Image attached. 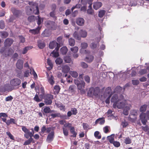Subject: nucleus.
I'll return each mask as SVG.
<instances>
[{"label":"nucleus","mask_w":149,"mask_h":149,"mask_svg":"<svg viewBox=\"0 0 149 149\" xmlns=\"http://www.w3.org/2000/svg\"><path fill=\"white\" fill-rule=\"evenodd\" d=\"M54 89L55 90V92H56V93H58L60 91V88L58 85H55L54 87Z\"/></svg>","instance_id":"55"},{"label":"nucleus","mask_w":149,"mask_h":149,"mask_svg":"<svg viewBox=\"0 0 149 149\" xmlns=\"http://www.w3.org/2000/svg\"><path fill=\"white\" fill-rule=\"evenodd\" d=\"M31 7L33 9V13L35 15H38L39 14V11L38 8V5L36 3H33Z\"/></svg>","instance_id":"7"},{"label":"nucleus","mask_w":149,"mask_h":149,"mask_svg":"<svg viewBox=\"0 0 149 149\" xmlns=\"http://www.w3.org/2000/svg\"><path fill=\"white\" fill-rule=\"evenodd\" d=\"M109 129H110V127L109 126H106L104 127L103 128V131L105 133H107L109 132Z\"/></svg>","instance_id":"57"},{"label":"nucleus","mask_w":149,"mask_h":149,"mask_svg":"<svg viewBox=\"0 0 149 149\" xmlns=\"http://www.w3.org/2000/svg\"><path fill=\"white\" fill-rule=\"evenodd\" d=\"M127 106V105L126 100H124L121 102L118 101L117 102H115L113 104V107L115 108L123 109Z\"/></svg>","instance_id":"3"},{"label":"nucleus","mask_w":149,"mask_h":149,"mask_svg":"<svg viewBox=\"0 0 149 149\" xmlns=\"http://www.w3.org/2000/svg\"><path fill=\"white\" fill-rule=\"evenodd\" d=\"M57 107L59 108L60 110L65 111V106L61 103H58L56 104Z\"/></svg>","instance_id":"28"},{"label":"nucleus","mask_w":149,"mask_h":149,"mask_svg":"<svg viewBox=\"0 0 149 149\" xmlns=\"http://www.w3.org/2000/svg\"><path fill=\"white\" fill-rule=\"evenodd\" d=\"M21 83V80L17 78H13L10 81V85L14 89L15 88H18Z\"/></svg>","instance_id":"1"},{"label":"nucleus","mask_w":149,"mask_h":149,"mask_svg":"<svg viewBox=\"0 0 149 149\" xmlns=\"http://www.w3.org/2000/svg\"><path fill=\"white\" fill-rule=\"evenodd\" d=\"M38 17L37 23L38 25L39 26L41 24V22H43V19L41 18L40 16H38Z\"/></svg>","instance_id":"56"},{"label":"nucleus","mask_w":149,"mask_h":149,"mask_svg":"<svg viewBox=\"0 0 149 149\" xmlns=\"http://www.w3.org/2000/svg\"><path fill=\"white\" fill-rule=\"evenodd\" d=\"M44 102L45 104L50 105L52 103V100L53 99V96L49 94H46L44 96Z\"/></svg>","instance_id":"4"},{"label":"nucleus","mask_w":149,"mask_h":149,"mask_svg":"<svg viewBox=\"0 0 149 149\" xmlns=\"http://www.w3.org/2000/svg\"><path fill=\"white\" fill-rule=\"evenodd\" d=\"M88 45L86 42H83L81 44V46L82 49H85L88 47Z\"/></svg>","instance_id":"63"},{"label":"nucleus","mask_w":149,"mask_h":149,"mask_svg":"<svg viewBox=\"0 0 149 149\" xmlns=\"http://www.w3.org/2000/svg\"><path fill=\"white\" fill-rule=\"evenodd\" d=\"M102 6V3L100 2H97L94 3L93 5V8L97 10L100 8Z\"/></svg>","instance_id":"20"},{"label":"nucleus","mask_w":149,"mask_h":149,"mask_svg":"<svg viewBox=\"0 0 149 149\" xmlns=\"http://www.w3.org/2000/svg\"><path fill=\"white\" fill-rule=\"evenodd\" d=\"M62 68V72L64 73H68L70 70V68L67 65H63Z\"/></svg>","instance_id":"21"},{"label":"nucleus","mask_w":149,"mask_h":149,"mask_svg":"<svg viewBox=\"0 0 149 149\" xmlns=\"http://www.w3.org/2000/svg\"><path fill=\"white\" fill-rule=\"evenodd\" d=\"M130 109V108L128 106L124 108V109L123 111V114L125 115H127L129 114L128 111Z\"/></svg>","instance_id":"37"},{"label":"nucleus","mask_w":149,"mask_h":149,"mask_svg":"<svg viewBox=\"0 0 149 149\" xmlns=\"http://www.w3.org/2000/svg\"><path fill=\"white\" fill-rule=\"evenodd\" d=\"M77 87L79 90L83 89L85 88V83L83 81H81V83L78 85Z\"/></svg>","instance_id":"23"},{"label":"nucleus","mask_w":149,"mask_h":149,"mask_svg":"<svg viewBox=\"0 0 149 149\" xmlns=\"http://www.w3.org/2000/svg\"><path fill=\"white\" fill-rule=\"evenodd\" d=\"M72 52L74 53H77L78 51V48L77 47L75 46L70 48Z\"/></svg>","instance_id":"47"},{"label":"nucleus","mask_w":149,"mask_h":149,"mask_svg":"<svg viewBox=\"0 0 149 149\" xmlns=\"http://www.w3.org/2000/svg\"><path fill=\"white\" fill-rule=\"evenodd\" d=\"M94 59V57L92 55H90L86 57L85 58V61L89 63L91 62Z\"/></svg>","instance_id":"26"},{"label":"nucleus","mask_w":149,"mask_h":149,"mask_svg":"<svg viewBox=\"0 0 149 149\" xmlns=\"http://www.w3.org/2000/svg\"><path fill=\"white\" fill-rule=\"evenodd\" d=\"M8 36V33L6 31H3L1 32V36L2 38H5Z\"/></svg>","instance_id":"38"},{"label":"nucleus","mask_w":149,"mask_h":149,"mask_svg":"<svg viewBox=\"0 0 149 149\" xmlns=\"http://www.w3.org/2000/svg\"><path fill=\"white\" fill-rule=\"evenodd\" d=\"M33 48V46H29L26 47H25L23 49V51L22 52L23 54H26L27 52V51L32 49Z\"/></svg>","instance_id":"36"},{"label":"nucleus","mask_w":149,"mask_h":149,"mask_svg":"<svg viewBox=\"0 0 149 149\" xmlns=\"http://www.w3.org/2000/svg\"><path fill=\"white\" fill-rule=\"evenodd\" d=\"M26 13L27 15H30L33 13L31 7L26 6L25 7Z\"/></svg>","instance_id":"18"},{"label":"nucleus","mask_w":149,"mask_h":149,"mask_svg":"<svg viewBox=\"0 0 149 149\" xmlns=\"http://www.w3.org/2000/svg\"><path fill=\"white\" fill-rule=\"evenodd\" d=\"M76 22L77 24L78 25L82 26L84 24L85 20L82 18H78L76 20Z\"/></svg>","instance_id":"14"},{"label":"nucleus","mask_w":149,"mask_h":149,"mask_svg":"<svg viewBox=\"0 0 149 149\" xmlns=\"http://www.w3.org/2000/svg\"><path fill=\"white\" fill-rule=\"evenodd\" d=\"M3 88L5 91H11L14 89L11 86H10L9 84H5Z\"/></svg>","instance_id":"16"},{"label":"nucleus","mask_w":149,"mask_h":149,"mask_svg":"<svg viewBox=\"0 0 149 149\" xmlns=\"http://www.w3.org/2000/svg\"><path fill=\"white\" fill-rule=\"evenodd\" d=\"M14 52L13 49L11 48H9L7 50L5 51V53L3 55L5 57L11 55Z\"/></svg>","instance_id":"13"},{"label":"nucleus","mask_w":149,"mask_h":149,"mask_svg":"<svg viewBox=\"0 0 149 149\" xmlns=\"http://www.w3.org/2000/svg\"><path fill=\"white\" fill-rule=\"evenodd\" d=\"M53 51L51 53V54L53 55V56L55 57H57L59 56V53L58 52V50H56Z\"/></svg>","instance_id":"54"},{"label":"nucleus","mask_w":149,"mask_h":149,"mask_svg":"<svg viewBox=\"0 0 149 149\" xmlns=\"http://www.w3.org/2000/svg\"><path fill=\"white\" fill-rule=\"evenodd\" d=\"M5 27L4 22L3 20L0 21V28L2 29H3Z\"/></svg>","instance_id":"60"},{"label":"nucleus","mask_w":149,"mask_h":149,"mask_svg":"<svg viewBox=\"0 0 149 149\" xmlns=\"http://www.w3.org/2000/svg\"><path fill=\"white\" fill-rule=\"evenodd\" d=\"M88 96L89 97H93L94 96V88H91L88 92Z\"/></svg>","instance_id":"22"},{"label":"nucleus","mask_w":149,"mask_h":149,"mask_svg":"<svg viewBox=\"0 0 149 149\" xmlns=\"http://www.w3.org/2000/svg\"><path fill=\"white\" fill-rule=\"evenodd\" d=\"M38 47L40 49H43L45 46V43L42 42L41 40H39L38 42Z\"/></svg>","instance_id":"33"},{"label":"nucleus","mask_w":149,"mask_h":149,"mask_svg":"<svg viewBox=\"0 0 149 149\" xmlns=\"http://www.w3.org/2000/svg\"><path fill=\"white\" fill-rule=\"evenodd\" d=\"M60 113H52L50 115V116L52 117L51 118H54L56 117H59Z\"/></svg>","instance_id":"53"},{"label":"nucleus","mask_w":149,"mask_h":149,"mask_svg":"<svg viewBox=\"0 0 149 149\" xmlns=\"http://www.w3.org/2000/svg\"><path fill=\"white\" fill-rule=\"evenodd\" d=\"M147 107V105L146 104H143L141 107L140 108V111L141 112L145 111Z\"/></svg>","instance_id":"41"},{"label":"nucleus","mask_w":149,"mask_h":149,"mask_svg":"<svg viewBox=\"0 0 149 149\" xmlns=\"http://www.w3.org/2000/svg\"><path fill=\"white\" fill-rule=\"evenodd\" d=\"M99 132L98 131L95 132L94 134V135L95 137L97 139H99L101 138V136Z\"/></svg>","instance_id":"46"},{"label":"nucleus","mask_w":149,"mask_h":149,"mask_svg":"<svg viewBox=\"0 0 149 149\" xmlns=\"http://www.w3.org/2000/svg\"><path fill=\"white\" fill-rule=\"evenodd\" d=\"M70 132L71 134H72L71 136V137H76L77 133L76 132L75 128L73 126L70 128Z\"/></svg>","instance_id":"25"},{"label":"nucleus","mask_w":149,"mask_h":149,"mask_svg":"<svg viewBox=\"0 0 149 149\" xmlns=\"http://www.w3.org/2000/svg\"><path fill=\"white\" fill-rule=\"evenodd\" d=\"M79 34L80 35V37L82 38H86L87 36V33L85 30H81L79 31Z\"/></svg>","instance_id":"24"},{"label":"nucleus","mask_w":149,"mask_h":149,"mask_svg":"<svg viewBox=\"0 0 149 149\" xmlns=\"http://www.w3.org/2000/svg\"><path fill=\"white\" fill-rule=\"evenodd\" d=\"M22 130L25 133L24 135V136L26 139H28L29 136L30 138L28 140L31 143L33 141V139L32 137L33 136V135L31 133H30L29 130L24 126H22Z\"/></svg>","instance_id":"2"},{"label":"nucleus","mask_w":149,"mask_h":149,"mask_svg":"<svg viewBox=\"0 0 149 149\" xmlns=\"http://www.w3.org/2000/svg\"><path fill=\"white\" fill-rule=\"evenodd\" d=\"M41 35L44 37H48L50 35V33L48 31L45 30L42 33Z\"/></svg>","instance_id":"31"},{"label":"nucleus","mask_w":149,"mask_h":149,"mask_svg":"<svg viewBox=\"0 0 149 149\" xmlns=\"http://www.w3.org/2000/svg\"><path fill=\"white\" fill-rule=\"evenodd\" d=\"M50 16L53 17L55 20L57 19V17L55 15V12L54 11H52L51 12L49 13Z\"/></svg>","instance_id":"51"},{"label":"nucleus","mask_w":149,"mask_h":149,"mask_svg":"<svg viewBox=\"0 0 149 149\" xmlns=\"http://www.w3.org/2000/svg\"><path fill=\"white\" fill-rule=\"evenodd\" d=\"M105 120L104 118H99L97 119L95 121V124H97L99 123L100 125H102L104 124Z\"/></svg>","instance_id":"19"},{"label":"nucleus","mask_w":149,"mask_h":149,"mask_svg":"<svg viewBox=\"0 0 149 149\" xmlns=\"http://www.w3.org/2000/svg\"><path fill=\"white\" fill-rule=\"evenodd\" d=\"M73 36L75 39L78 40H79L81 39L80 36H79L78 33L76 31L74 32L73 34Z\"/></svg>","instance_id":"35"},{"label":"nucleus","mask_w":149,"mask_h":149,"mask_svg":"<svg viewBox=\"0 0 149 149\" xmlns=\"http://www.w3.org/2000/svg\"><path fill=\"white\" fill-rule=\"evenodd\" d=\"M63 62V60L60 58H57L55 60V62L56 64L58 65H60Z\"/></svg>","instance_id":"45"},{"label":"nucleus","mask_w":149,"mask_h":149,"mask_svg":"<svg viewBox=\"0 0 149 149\" xmlns=\"http://www.w3.org/2000/svg\"><path fill=\"white\" fill-rule=\"evenodd\" d=\"M76 86L74 85H70L68 91L72 93H74Z\"/></svg>","instance_id":"27"},{"label":"nucleus","mask_w":149,"mask_h":149,"mask_svg":"<svg viewBox=\"0 0 149 149\" xmlns=\"http://www.w3.org/2000/svg\"><path fill=\"white\" fill-rule=\"evenodd\" d=\"M46 74L48 82L50 85L53 86L55 84V82L54 81V76L52 74L49 76V74L47 72H46Z\"/></svg>","instance_id":"9"},{"label":"nucleus","mask_w":149,"mask_h":149,"mask_svg":"<svg viewBox=\"0 0 149 149\" xmlns=\"http://www.w3.org/2000/svg\"><path fill=\"white\" fill-rule=\"evenodd\" d=\"M35 17L34 15L29 16L27 18L28 21L30 22H33L35 21Z\"/></svg>","instance_id":"40"},{"label":"nucleus","mask_w":149,"mask_h":149,"mask_svg":"<svg viewBox=\"0 0 149 149\" xmlns=\"http://www.w3.org/2000/svg\"><path fill=\"white\" fill-rule=\"evenodd\" d=\"M51 111V109L49 107H46L45 108L43 109V114L44 115H45L44 113H49Z\"/></svg>","instance_id":"49"},{"label":"nucleus","mask_w":149,"mask_h":149,"mask_svg":"<svg viewBox=\"0 0 149 149\" xmlns=\"http://www.w3.org/2000/svg\"><path fill=\"white\" fill-rule=\"evenodd\" d=\"M107 139L111 143H112L114 141V136H113L112 135L108 136Z\"/></svg>","instance_id":"42"},{"label":"nucleus","mask_w":149,"mask_h":149,"mask_svg":"<svg viewBox=\"0 0 149 149\" xmlns=\"http://www.w3.org/2000/svg\"><path fill=\"white\" fill-rule=\"evenodd\" d=\"M41 131L39 132L40 134L42 133L44 134L46 130V128L45 125L42 126V127L41 128Z\"/></svg>","instance_id":"62"},{"label":"nucleus","mask_w":149,"mask_h":149,"mask_svg":"<svg viewBox=\"0 0 149 149\" xmlns=\"http://www.w3.org/2000/svg\"><path fill=\"white\" fill-rule=\"evenodd\" d=\"M70 74L71 76L74 78H76L78 76V73L75 71H71Z\"/></svg>","instance_id":"52"},{"label":"nucleus","mask_w":149,"mask_h":149,"mask_svg":"<svg viewBox=\"0 0 149 149\" xmlns=\"http://www.w3.org/2000/svg\"><path fill=\"white\" fill-rule=\"evenodd\" d=\"M106 11L104 10H102L99 11L98 13V16L100 18L103 17Z\"/></svg>","instance_id":"44"},{"label":"nucleus","mask_w":149,"mask_h":149,"mask_svg":"<svg viewBox=\"0 0 149 149\" xmlns=\"http://www.w3.org/2000/svg\"><path fill=\"white\" fill-rule=\"evenodd\" d=\"M124 142L126 144H130L131 143L132 141L129 137H127L125 139Z\"/></svg>","instance_id":"50"},{"label":"nucleus","mask_w":149,"mask_h":149,"mask_svg":"<svg viewBox=\"0 0 149 149\" xmlns=\"http://www.w3.org/2000/svg\"><path fill=\"white\" fill-rule=\"evenodd\" d=\"M40 29L41 27L38 26L35 29H30L29 30V32L34 35L38 34L39 32Z\"/></svg>","instance_id":"15"},{"label":"nucleus","mask_w":149,"mask_h":149,"mask_svg":"<svg viewBox=\"0 0 149 149\" xmlns=\"http://www.w3.org/2000/svg\"><path fill=\"white\" fill-rule=\"evenodd\" d=\"M68 51V49L66 47H63L60 49V52L62 54L64 55L66 54Z\"/></svg>","instance_id":"32"},{"label":"nucleus","mask_w":149,"mask_h":149,"mask_svg":"<svg viewBox=\"0 0 149 149\" xmlns=\"http://www.w3.org/2000/svg\"><path fill=\"white\" fill-rule=\"evenodd\" d=\"M47 64L49 66L47 68L49 70H50L52 69L53 67V64L52 63V61L49 58L47 59Z\"/></svg>","instance_id":"29"},{"label":"nucleus","mask_w":149,"mask_h":149,"mask_svg":"<svg viewBox=\"0 0 149 149\" xmlns=\"http://www.w3.org/2000/svg\"><path fill=\"white\" fill-rule=\"evenodd\" d=\"M120 101V99H118V96L116 94L113 95L111 99V102H114V103L115 102H117L118 101Z\"/></svg>","instance_id":"17"},{"label":"nucleus","mask_w":149,"mask_h":149,"mask_svg":"<svg viewBox=\"0 0 149 149\" xmlns=\"http://www.w3.org/2000/svg\"><path fill=\"white\" fill-rule=\"evenodd\" d=\"M13 41V40L11 38H8L6 39L4 42V46L6 47L10 46Z\"/></svg>","instance_id":"11"},{"label":"nucleus","mask_w":149,"mask_h":149,"mask_svg":"<svg viewBox=\"0 0 149 149\" xmlns=\"http://www.w3.org/2000/svg\"><path fill=\"white\" fill-rule=\"evenodd\" d=\"M54 137V131H52L49 133L47 137L46 141L49 143L53 141Z\"/></svg>","instance_id":"8"},{"label":"nucleus","mask_w":149,"mask_h":149,"mask_svg":"<svg viewBox=\"0 0 149 149\" xmlns=\"http://www.w3.org/2000/svg\"><path fill=\"white\" fill-rule=\"evenodd\" d=\"M69 45L71 46H73L75 44V41L72 38L69 39Z\"/></svg>","instance_id":"39"},{"label":"nucleus","mask_w":149,"mask_h":149,"mask_svg":"<svg viewBox=\"0 0 149 149\" xmlns=\"http://www.w3.org/2000/svg\"><path fill=\"white\" fill-rule=\"evenodd\" d=\"M62 37L61 36H59L58 37L57 39V41L58 42V43L59 44V45H60V44L62 45L63 42H62Z\"/></svg>","instance_id":"58"},{"label":"nucleus","mask_w":149,"mask_h":149,"mask_svg":"<svg viewBox=\"0 0 149 149\" xmlns=\"http://www.w3.org/2000/svg\"><path fill=\"white\" fill-rule=\"evenodd\" d=\"M112 144H113L115 147L117 148L119 147L120 145V143L117 141H114Z\"/></svg>","instance_id":"59"},{"label":"nucleus","mask_w":149,"mask_h":149,"mask_svg":"<svg viewBox=\"0 0 149 149\" xmlns=\"http://www.w3.org/2000/svg\"><path fill=\"white\" fill-rule=\"evenodd\" d=\"M147 72V70L146 69H142L139 72V74L142 75L146 74Z\"/></svg>","instance_id":"61"},{"label":"nucleus","mask_w":149,"mask_h":149,"mask_svg":"<svg viewBox=\"0 0 149 149\" xmlns=\"http://www.w3.org/2000/svg\"><path fill=\"white\" fill-rule=\"evenodd\" d=\"M132 84L134 85H137L139 83V82L138 80H132Z\"/></svg>","instance_id":"64"},{"label":"nucleus","mask_w":149,"mask_h":149,"mask_svg":"<svg viewBox=\"0 0 149 149\" xmlns=\"http://www.w3.org/2000/svg\"><path fill=\"white\" fill-rule=\"evenodd\" d=\"M11 11L15 15L18 17L22 14V12L21 10H18L14 8H12L11 9Z\"/></svg>","instance_id":"12"},{"label":"nucleus","mask_w":149,"mask_h":149,"mask_svg":"<svg viewBox=\"0 0 149 149\" xmlns=\"http://www.w3.org/2000/svg\"><path fill=\"white\" fill-rule=\"evenodd\" d=\"M24 61L23 60L19 59L17 60L16 64V68L18 69L21 70L23 67Z\"/></svg>","instance_id":"10"},{"label":"nucleus","mask_w":149,"mask_h":149,"mask_svg":"<svg viewBox=\"0 0 149 149\" xmlns=\"http://www.w3.org/2000/svg\"><path fill=\"white\" fill-rule=\"evenodd\" d=\"M46 26L49 29L52 30H55L56 28L55 22L51 21H47L46 23Z\"/></svg>","instance_id":"5"},{"label":"nucleus","mask_w":149,"mask_h":149,"mask_svg":"<svg viewBox=\"0 0 149 149\" xmlns=\"http://www.w3.org/2000/svg\"><path fill=\"white\" fill-rule=\"evenodd\" d=\"M94 96H97L99 93L100 90L99 88L98 87H97L95 88H94Z\"/></svg>","instance_id":"34"},{"label":"nucleus","mask_w":149,"mask_h":149,"mask_svg":"<svg viewBox=\"0 0 149 149\" xmlns=\"http://www.w3.org/2000/svg\"><path fill=\"white\" fill-rule=\"evenodd\" d=\"M56 46V47L55 48V50H58L60 46L59 44L54 40L51 42L49 45V47L51 49H54Z\"/></svg>","instance_id":"6"},{"label":"nucleus","mask_w":149,"mask_h":149,"mask_svg":"<svg viewBox=\"0 0 149 149\" xmlns=\"http://www.w3.org/2000/svg\"><path fill=\"white\" fill-rule=\"evenodd\" d=\"M64 60L65 62L67 63H70L72 61L71 58L69 56H66L65 57Z\"/></svg>","instance_id":"30"},{"label":"nucleus","mask_w":149,"mask_h":149,"mask_svg":"<svg viewBox=\"0 0 149 149\" xmlns=\"http://www.w3.org/2000/svg\"><path fill=\"white\" fill-rule=\"evenodd\" d=\"M31 70H26L24 72V76L25 77H28L29 76V74H31Z\"/></svg>","instance_id":"48"},{"label":"nucleus","mask_w":149,"mask_h":149,"mask_svg":"<svg viewBox=\"0 0 149 149\" xmlns=\"http://www.w3.org/2000/svg\"><path fill=\"white\" fill-rule=\"evenodd\" d=\"M63 133L64 135L65 136H67L68 135V130L66 128L64 127H62Z\"/></svg>","instance_id":"43"}]
</instances>
